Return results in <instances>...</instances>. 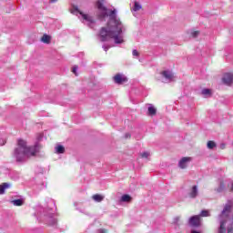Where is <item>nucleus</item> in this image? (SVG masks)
<instances>
[{
  "label": "nucleus",
  "instance_id": "1",
  "mask_svg": "<svg viewBox=\"0 0 233 233\" xmlns=\"http://www.w3.org/2000/svg\"><path fill=\"white\" fill-rule=\"evenodd\" d=\"M105 0L96 1V8L101 10L99 14L100 19L109 17L107 27H102L100 29L99 37L102 43L108 41V39H114L115 45H123L125 39L123 38V31L125 27L121 20L117 19V10L108 9L103 5Z\"/></svg>",
  "mask_w": 233,
  "mask_h": 233
},
{
  "label": "nucleus",
  "instance_id": "2",
  "mask_svg": "<svg viewBox=\"0 0 233 233\" xmlns=\"http://www.w3.org/2000/svg\"><path fill=\"white\" fill-rule=\"evenodd\" d=\"M39 152V143H35L34 147H28L26 141L18 139L17 147L14 150V158L16 163L23 164L28 161L29 157L35 156Z\"/></svg>",
  "mask_w": 233,
  "mask_h": 233
},
{
  "label": "nucleus",
  "instance_id": "3",
  "mask_svg": "<svg viewBox=\"0 0 233 233\" xmlns=\"http://www.w3.org/2000/svg\"><path fill=\"white\" fill-rule=\"evenodd\" d=\"M230 210H232V205L228 203L225 205L223 210L218 215V233H227V222L230 219Z\"/></svg>",
  "mask_w": 233,
  "mask_h": 233
},
{
  "label": "nucleus",
  "instance_id": "4",
  "mask_svg": "<svg viewBox=\"0 0 233 233\" xmlns=\"http://www.w3.org/2000/svg\"><path fill=\"white\" fill-rule=\"evenodd\" d=\"M71 14H74V15H81L82 18L84 19V21H86L89 25L96 24V21L94 20V18L92 16L81 12V10H79V7H77V5H73Z\"/></svg>",
  "mask_w": 233,
  "mask_h": 233
},
{
  "label": "nucleus",
  "instance_id": "5",
  "mask_svg": "<svg viewBox=\"0 0 233 233\" xmlns=\"http://www.w3.org/2000/svg\"><path fill=\"white\" fill-rule=\"evenodd\" d=\"M52 210V208L50 205H47V214L45 215L46 217V222L47 225H50L51 227H54L57 224V219L54 218V213L50 212Z\"/></svg>",
  "mask_w": 233,
  "mask_h": 233
},
{
  "label": "nucleus",
  "instance_id": "6",
  "mask_svg": "<svg viewBox=\"0 0 233 233\" xmlns=\"http://www.w3.org/2000/svg\"><path fill=\"white\" fill-rule=\"evenodd\" d=\"M160 76L162 77V83H170V81H172L174 78V75L170 70L162 71Z\"/></svg>",
  "mask_w": 233,
  "mask_h": 233
},
{
  "label": "nucleus",
  "instance_id": "7",
  "mask_svg": "<svg viewBox=\"0 0 233 233\" xmlns=\"http://www.w3.org/2000/svg\"><path fill=\"white\" fill-rule=\"evenodd\" d=\"M200 219L201 218H200L199 215L192 216L188 219V225H190V227H199V225H201Z\"/></svg>",
  "mask_w": 233,
  "mask_h": 233
},
{
  "label": "nucleus",
  "instance_id": "8",
  "mask_svg": "<svg viewBox=\"0 0 233 233\" xmlns=\"http://www.w3.org/2000/svg\"><path fill=\"white\" fill-rule=\"evenodd\" d=\"M113 81L116 85H123V83H127L128 81V78L121 74H116L113 77Z\"/></svg>",
  "mask_w": 233,
  "mask_h": 233
},
{
  "label": "nucleus",
  "instance_id": "9",
  "mask_svg": "<svg viewBox=\"0 0 233 233\" xmlns=\"http://www.w3.org/2000/svg\"><path fill=\"white\" fill-rule=\"evenodd\" d=\"M44 188H46V182L44 181H38L35 186H34V190L37 194L38 192H41Z\"/></svg>",
  "mask_w": 233,
  "mask_h": 233
},
{
  "label": "nucleus",
  "instance_id": "10",
  "mask_svg": "<svg viewBox=\"0 0 233 233\" xmlns=\"http://www.w3.org/2000/svg\"><path fill=\"white\" fill-rule=\"evenodd\" d=\"M223 83L225 85H232L233 83V74L232 73H226L222 78Z\"/></svg>",
  "mask_w": 233,
  "mask_h": 233
},
{
  "label": "nucleus",
  "instance_id": "11",
  "mask_svg": "<svg viewBox=\"0 0 233 233\" xmlns=\"http://www.w3.org/2000/svg\"><path fill=\"white\" fill-rule=\"evenodd\" d=\"M8 177L12 179L13 181H17L21 177V173L18 171L10 170L8 173Z\"/></svg>",
  "mask_w": 233,
  "mask_h": 233
},
{
  "label": "nucleus",
  "instance_id": "12",
  "mask_svg": "<svg viewBox=\"0 0 233 233\" xmlns=\"http://www.w3.org/2000/svg\"><path fill=\"white\" fill-rule=\"evenodd\" d=\"M199 194V190L198 189V186H193L191 191L188 193V197L191 199H196Z\"/></svg>",
  "mask_w": 233,
  "mask_h": 233
},
{
  "label": "nucleus",
  "instance_id": "13",
  "mask_svg": "<svg viewBox=\"0 0 233 233\" xmlns=\"http://www.w3.org/2000/svg\"><path fill=\"white\" fill-rule=\"evenodd\" d=\"M11 203L15 207H23V205H25V198L20 197L19 198H15L11 200Z\"/></svg>",
  "mask_w": 233,
  "mask_h": 233
},
{
  "label": "nucleus",
  "instance_id": "14",
  "mask_svg": "<svg viewBox=\"0 0 233 233\" xmlns=\"http://www.w3.org/2000/svg\"><path fill=\"white\" fill-rule=\"evenodd\" d=\"M190 157H184L178 162L179 168H186Z\"/></svg>",
  "mask_w": 233,
  "mask_h": 233
},
{
  "label": "nucleus",
  "instance_id": "15",
  "mask_svg": "<svg viewBox=\"0 0 233 233\" xmlns=\"http://www.w3.org/2000/svg\"><path fill=\"white\" fill-rule=\"evenodd\" d=\"M148 107H147V114L148 116H156L157 109H156V107H154V105L152 104H147Z\"/></svg>",
  "mask_w": 233,
  "mask_h": 233
},
{
  "label": "nucleus",
  "instance_id": "16",
  "mask_svg": "<svg viewBox=\"0 0 233 233\" xmlns=\"http://www.w3.org/2000/svg\"><path fill=\"white\" fill-rule=\"evenodd\" d=\"M226 188L227 187H225V183L223 181H220L218 187L215 188V191H217L218 194H221L225 192Z\"/></svg>",
  "mask_w": 233,
  "mask_h": 233
},
{
  "label": "nucleus",
  "instance_id": "17",
  "mask_svg": "<svg viewBox=\"0 0 233 233\" xmlns=\"http://www.w3.org/2000/svg\"><path fill=\"white\" fill-rule=\"evenodd\" d=\"M132 201V197L128 194H125L120 198V203H130Z\"/></svg>",
  "mask_w": 233,
  "mask_h": 233
},
{
  "label": "nucleus",
  "instance_id": "18",
  "mask_svg": "<svg viewBox=\"0 0 233 233\" xmlns=\"http://www.w3.org/2000/svg\"><path fill=\"white\" fill-rule=\"evenodd\" d=\"M6 188H10V183L5 182L0 185V195L5 194Z\"/></svg>",
  "mask_w": 233,
  "mask_h": 233
},
{
  "label": "nucleus",
  "instance_id": "19",
  "mask_svg": "<svg viewBox=\"0 0 233 233\" xmlns=\"http://www.w3.org/2000/svg\"><path fill=\"white\" fill-rule=\"evenodd\" d=\"M52 37L46 34H45L42 37H41V41L42 43H45L46 45H49L50 41H51Z\"/></svg>",
  "mask_w": 233,
  "mask_h": 233
},
{
  "label": "nucleus",
  "instance_id": "20",
  "mask_svg": "<svg viewBox=\"0 0 233 233\" xmlns=\"http://www.w3.org/2000/svg\"><path fill=\"white\" fill-rule=\"evenodd\" d=\"M56 154H65V147L62 145L57 144L55 147Z\"/></svg>",
  "mask_w": 233,
  "mask_h": 233
},
{
  "label": "nucleus",
  "instance_id": "21",
  "mask_svg": "<svg viewBox=\"0 0 233 233\" xmlns=\"http://www.w3.org/2000/svg\"><path fill=\"white\" fill-rule=\"evenodd\" d=\"M201 94L205 97H210V96H212V90H210L208 88H204V89H202Z\"/></svg>",
  "mask_w": 233,
  "mask_h": 233
},
{
  "label": "nucleus",
  "instance_id": "22",
  "mask_svg": "<svg viewBox=\"0 0 233 233\" xmlns=\"http://www.w3.org/2000/svg\"><path fill=\"white\" fill-rule=\"evenodd\" d=\"M216 147H218V145L216 144V142H214V141H212V140L208 141V143H207V147H208L209 150H214V148H216Z\"/></svg>",
  "mask_w": 233,
  "mask_h": 233
},
{
  "label": "nucleus",
  "instance_id": "23",
  "mask_svg": "<svg viewBox=\"0 0 233 233\" xmlns=\"http://www.w3.org/2000/svg\"><path fill=\"white\" fill-rule=\"evenodd\" d=\"M93 199L96 203H101V201H103V199H105V197H103L102 195H99V194H96L93 196Z\"/></svg>",
  "mask_w": 233,
  "mask_h": 233
},
{
  "label": "nucleus",
  "instance_id": "24",
  "mask_svg": "<svg viewBox=\"0 0 233 233\" xmlns=\"http://www.w3.org/2000/svg\"><path fill=\"white\" fill-rule=\"evenodd\" d=\"M198 216L199 218H210V211L203 209L200 211V214Z\"/></svg>",
  "mask_w": 233,
  "mask_h": 233
},
{
  "label": "nucleus",
  "instance_id": "25",
  "mask_svg": "<svg viewBox=\"0 0 233 233\" xmlns=\"http://www.w3.org/2000/svg\"><path fill=\"white\" fill-rule=\"evenodd\" d=\"M141 8H143V5H141L139 2L134 3L133 12H138V10H141Z\"/></svg>",
  "mask_w": 233,
  "mask_h": 233
},
{
  "label": "nucleus",
  "instance_id": "26",
  "mask_svg": "<svg viewBox=\"0 0 233 233\" xmlns=\"http://www.w3.org/2000/svg\"><path fill=\"white\" fill-rule=\"evenodd\" d=\"M198 35H199V31H193L191 32V36L196 38L198 37Z\"/></svg>",
  "mask_w": 233,
  "mask_h": 233
},
{
  "label": "nucleus",
  "instance_id": "27",
  "mask_svg": "<svg viewBox=\"0 0 233 233\" xmlns=\"http://www.w3.org/2000/svg\"><path fill=\"white\" fill-rule=\"evenodd\" d=\"M132 55L134 57H139V52H137L136 49L132 51Z\"/></svg>",
  "mask_w": 233,
  "mask_h": 233
},
{
  "label": "nucleus",
  "instance_id": "28",
  "mask_svg": "<svg viewBox=\"0 0 233 233\" xmlns=\"http://www.w3.org/2000/svg\"><path fill=\"white\" fill-rule=\"evenodd\" d=\"M102 48H103V50H105V52H108V50H109V48H110V46H108V45H103V46H102Z\"/></svg>",
  "mask_w": 233,
  "mask_h": 233
},
{
  "label": "nucleus",
  "instance_id": "29",
  "mask_svg": "<svg viewBox=\"0 0 233 233\" xmlns=\"http://www.w3.org/2000/svg\"><path fill=\"white\" fill-rule=\"evenodd\" d=\"M49 203L50 205H53V207H55L56 210H57V207H56V201L54 199L50 198Z\"/></svg>",
  "mask_w": 233,
  "mask_h": 233
},
{
  "label": "nucleus",
  "instance_id": "30",
  "mask_svg": "<svg viewBox=\"0 0 233 233\" xmlns=\"http://www.w3.org/2000/svg\"><path fill=\"white\" fill-rule=\"evenodd\" d=\"M77 66H73V69H72V72H73V74H75V76H77Z\"/></svg>",
  "mask_w": 233,
  "mask_h": 233
},
{
  "label": "nucleus",
  "instance_id": "31",
  "mask_svg": "<svg viewBox=\"0 0 233 233\" xmlns=\"http://www.w3.org/2000/svg\"><path fill=\"white\" fill-rule=\"evenodd\" d=\"M148 156H150V154H149L148 152H147V151H145V152H143V153L141 154V157L147 158V157H148Z\"/></svg>",
  "mask_w": 233,
  "mask_h": 233
},
{
  "label": "nucleus",
  "instance_id": "32",
  "mask_svg": "<svg viewBox=\"0 0 233 233\" xmlns=\"http://www.w3.org/2000/svg\"><path fill=\"white\" fill-rule=\"evenodd\" d=\"M6 144V140L5 138H0V147H3Z\"/></svg>",
  "mask_w": 233,
  "mask_h": 233
},
{
  "label": "nucleus",
  "instance_id": "33",
  "mask_svg": "<svg viewBox=\"0 0 233 233\" xmlns=\"http://www.w3.org/2000/svg\"><path fill=\"white\" fill-rule=\"evenodd\" d=\"M177 223H179V218H178V217H176L174 218V225H177Z\"/></svg>",
  "mask_w": 233,
  "mask_h": 233
},
{
  "label": "nucleus",
  "instance_id": "34",
  "mask_svg": "<svg viewBox=\"0 0 233 233\" xmlns=\"http://www.w3.org/2000/svg\"><path fill=\"white\" fill-rule=\"evenodd\" d=\"M130 136H131L130 133H126V134H125V138H126V139H128V137H130Z\"/></svg>",
  "mask_w": 233,
  "mask_h": 233
},
{
  "label": "nucleus",
  "instance_id": "35",
  "mask_svg": "<svg viewBox=\"0 0 233 233\" xmlns=\"http://www.w3.org/2000/svg\"><path fill=\"white\" fill-rule=\"evenodd\" d=\"M98 233H106V230H105V229H98Z\"/></svg>",
  "mask_w": 233,
  "mask_h": 233
},
{
  "label": "nucleus",
  "instance_id": "36",
  "mask_svg": "<svg viewBox=\"0 0 233 233\" xmlns=\"http://www.w3.org/2000/svg\"><path fill=\"white\" fill-rule=\"evenodd\" d=\"M220 148L223 150L225 148V144H220Z\"/></svg>",
  "mask_w": 233,
  "mask_h": 233
},
{
  "label": "nucleus",
  "instance_id": "37",
  "mask_svg": "<svg viewBox=\"0 0 233 233\" xmlns=\"http://www.w3.org/2000/svg\"><path fill=\"white\" fill-rule=\"evenodd\" d=\"M50 3H57V0H50Z\"/></svg>",
  "mask_w": 233,
  "mask_h": 233
},
{
  "label": "nucleus",
  "instance_id": "38",
  "mask_svg": "<svg viewBox=\"0 0 233 233\" xmlns=\"http://www.w3.org/2000/svg\"><path fill=\"white\" fill-rule=\"evenodd\" d=\"M231 192H233V183H232V185H231Z\"/></svg>",
  "mask_w": 233,
  "mask_h": 233
}]
</instances>
